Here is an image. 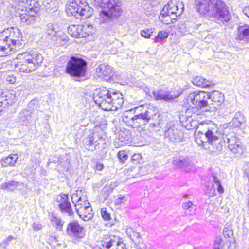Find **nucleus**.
Masks as SVG:
<instances>
[{
  "label": "nucleus",
  "mask_w": 249,
  "mask_h": 249,
  "mask_svg": "<svg viewBox=\"0 0 249 249\" xmlns=\"http://www.w3.org/2000/svg\"><path fill=\"white\" fill-rule=\"evenodd\" d=\"M165 137L171 142H178L182 139V134L179 130L173 126L165 131Z\"/></svg>",
  "instance_id": "nucleus-22"
},
{
  "label": "nucleus",
  "mask_w": 249,
  "mask_h": 249,
  "mask_svg": "<svg viewBox=\"0 0 249 249\" xmlns=\"http://www.w3.org/2000/svg\"><path fill=\"white\" fill-rule=\"evenodd\" d=\"M14 238L11 235H9L3 242L4 244L5 245H7V246L9 244L10 242H11V240L12 239H14Z\"/></svg>",
  "instance_id": "nucleus-50"
},
{
  "label": "nucleus",
  "mask_w": 249,
  "mask_h": 249,
  "mask_svg": "<svg viewBox=\"0 0 249 249\" xmlns=\"http://www.w3.org/2000/svg\"><path fill=\"white\" fill-rule=\"evenodd\" d=\"M119 243L116 244L115 247L112 248L111 249H126L125 245L123 243L122 239L119 238Z\"/></svg>",
  "instance_id": "nucleus-44"
},
{
  "label": "nucleus",
  "mask_w": 249,
  "mask_h": 249,
  "mask_svg": "<svg viewBox=\"0 0 249 249\" xmlns=\"http://www.w3.org/2000/svg\"><path fill=\"white\" fill-rule=\"evenodd\" d=\"M97 76L104 81L113 80L114 72L112 68L108 65L102 64L96 69Z\"/></svg>",
  "instance_id": "nucleus-17"
},
{
  "label": "nucleus",
  "mask_w": 249,
  "mask_h": 249,
  "mask_svg": "<svg viewBox=\"0 0 249 249\" xmlns=\"http://www.w3.org/2000/svg\"><path fill=\"white\" fill-rule=\"evenodd\" d=\"M66 234L76 241L83 239L86 235L85 228L76 220L70 222L66 228Z\"/></svg>",
  "instance_id": "nucleus-11"
},
{
  "label": "nucleus",
  "mask_w": 249,
  "mask_h": 249,
  "mask_svg": "<svg viewBox=\"0 0 249 249\" xmlns=\"http://www.w3.org/2000/svg\"><path fill=\"white\" fill-rule=\"evenodd\" d=\"M18 58L21 60L15 66L20 72L29 73L37 69L41 64L42 55L36 51H31L19 54Z\"/></svg>",
  "instance_id": "nucleus-5"
},
{
  "label": "nucleus",
  "mask_w": 249,
  "mask_h": 249,
  "mask_svg": "<svg viewBox=\"0 0 249 249\" xmlns=\"http://www.w3.org/2000/svg\"><path fill=\"white\" fill-rule=\"evenodd\" d=\"M19 182L14 181H9L7 182L1 184L2 189L7 190L8 191H13L19 185Z\"/></svg>",
  "instance_id": "nucleus-34"
},
{
  "label": "nucleus",
  "mask_w": 249,
  "mask_h": 249,
  "mask_svg": "<svg viewBox=\"0 0 249 249\" xmlns=\"http://www.w3.org/2000/svg\"><path fill=\"white\" fill-rule=\"evenodd\" d=\"M192 82L196 86L204 88L209 87L213 85L212 82L208 81L200 76L193 78Z\"/></svg>",
  "instance_id": "nucleus-31"
},
{
  "label": "nucleus",
  "mask_w": 249,
  "mask_h": 249,
  "mask_svg": "<svg viewBox=\"0 0 249 249\" xmlns=\"http://www.w3.org/2000/svg\"><path fill=\"white\" fill-rule=\"evenodd\" d=\"M173 163L175 166L181 168L190 166L192 164V161L187 157L179 156L173 158Z\"/></svg>",
  "instance_id": "nucleus-29"
},
{
  "label": "nucleus",
  "mask_w": 249,
  "mask_h": 249,
  "mask_svg": "<svg viewBox=\"0 0 249 249\" xmlns=\"http://www.w3.org/2000/svg\"><path fill=\"white\" fill-rule=\"evenodd\" d=\"M93 98L95 103L105 111L117 110L124 103L123 95L120 92L104 87L96 89Z\"/></svg>",
  "instance_id": "nucleus-3"
},
{
  "label": "nucleus",
  "mask_w": 249,
  "mask_h": 249,
  "mask_svg": "<svg viewBox=\"0 0 249 249\" xmlns=\"http://www.w3.org/2000/svg\"><path fill=\"white\" fill-rule=\"evenodd\" d=\"M206 133L209 140V143L212 145L216 144V142L221 137V132L216 126L208 128L206 131Z\"/></svg>",
  "instance_id": "nucleus-24"
},
{
  "label": "nucleus",
  "mask_w": 249,
  "mask_h": 249,
  "mask_svg": "<svg viewBox=\"0 0 249 249\" xmlns=\"http://www.w3.org/2000/svg\"><path fill=\"white\" fill-rule=\"evenodd\" d=\"M195 8L202 15L214 18L221 22H228L230 15L225 2L222 0H196Z\"/></svg>",
  "instance_id": "nucleus-2"
},
{
  "label": "nucleus",
  "mask_w": 249,
  "mask_h": 249,
  "mask_svg": "<svg viewBox=\"0 0 249 249\" xmlns=\"http://www.w3.org/2000/svg\"><path fill=\"white\" fill-rule=\"evenodd\" d=\"M183 4L177 0H171L160 12V20L166 24L173 23L183 11Z\"/></svg>",
  "instance_id": "nucleus-7"
},
{
  "label": "nucleus",
  "mask_w": 249,
  "mask_h": 249,
  "mask_svg": "<svg viewBox=\"0 0 249 249\" xmlns=\"http://www.w3.org/2000/svg\"><path fill=\"white\" fill-rule=\"evenodd\" d=\"M126 201V199L124 196H122L118 198L115 202V204L116 205H121L122 204H124Z\"/></svg>",
  "instance_id": "nucleus-46"
},
{
  "label": "nucleus",
  "mask_w": 249,
  "mask_h": 249,
  "mask_svg": "<svg viewBox=\"0 0 249 249\" xmlns=\"http://www.w3.org/2000/svg\"><path fill=\"white\" fill-rule=\"evenodd\" d=\"M126 233L131 240L135 244L139 243L140 240V235L139 232L133 231L131 228L126 229Z\"/></svg>",
  "instance_id": "nucleus-33"
},
{
  "label": "nucleus",
  "mask_w": 249,
  "mask_h": 249,
  "mask_svg": "<svg viewBox=\"0 0 249 249\" xmlns=\"http://www.w3.org/2000/svg\"><path fill=\"white\" fill-rule=\"evenodd\" d=\"M209 92L197 91L190 93L187 98L188 103H191L197 108H202L208 105Z\"/></svg>",
  "instance_id": "nucleus-13"
},
{
  "label": "nucleus",
  "mask_w": 249,
  "mask_h": 249,
  "mask_svg": "<svg viewBox=\"0 0 249 249\" xmlns=\"http://www.w3.org/2000/svg\"><path fill=\"white\" fill-rule=\"evenodd\" d=\"M212 178H213V187L214 189H217V191L221 194L224 192V189L221 185V183L220 180L217 178L216 176L214 174H212Z\"/></svg>",
  "instance_id": "nucleus-35"
},
{
  "label": "nucleus",
  "mask_w": 249,
  "mask_h": 249,
  "mask_svg": "<svg viewBox=\"0 0 249 249\" xmlns=\"http://www.w3.org/2000/svg\"><path fill=\"white\" fill-rule=\"evenodd\" d=\"M7 246V245L4 244V242L0 243V249H5Z\"/></svg>",
  "instance_id": "nucleus-54"
},
{
  "label": "nucleus",
  "mask_w": 249,
  "mask_h": 249,
  "mask_svg": "<svg viewBox=\"0 0 249 249\" xmlns=\"http://www.w3.org/2000/svg\"><path fill=\"white\" fill-rule=\"evenodd\" d=\"M72 202L74 204L78 215L84 221H87L93 217L92 209L85 197H79L78 192L72 195Z\"/></svg>",
  "instance_id": "nucleus-8"
},
{
  "label": "nucleus",
  "mask_w": 249,
  "mask_h": 249,
  "mask_svg": "<svg viewBox=\"0 0 249 249\" xmlns=\"http://www.w3.org/2000/svg\"><path fill=\"white\" fill-rule=\"evenodd\" d=\"M195 141L199 145L205 146V144L207 142L209 143L206 131L205 133L198 132V133L196 135Z\"/></svg>",
  "instance_id": "nucleus-32"
},
{
  "label": "nucleus",
  "mask_w": 249,
  "mask_h": 249,
  "mask_svg": "<svg viewBox=\"0 0 249 249\" xmlns=\"http://www.w3.org/2000/svg\"><path fill=\"white\" fill-rule=\"evenodd\" d=\"M101 214L103 218L105 220H109L110 218V214L107 211V208H102L101 210Z\"/></svg>",
  "instance_id": "nucleus-41"
},
{
  "label": "nucleus",
  "mask_w": 249,
  "mask_h": 249,
  "mask_svg": "<svg viewBox=\"0 0 249 249\" xmlns=\"http://www.w3.org/2000/svg\"><path fill=\"white\" fill-rule=\"evenodd\" d=\"M93 3L96 7L109 8L111 13L116 16L122 14L120 0H94Z\"/></svg>",
  "instance_id": "nucleus-12"
},
{
  "label": "nucleus",
  "mask_w": 249,
  "mask_h": 249,
  "mask_svg": "<svg viewBox=\"0 0 249 249\" xmlns=\"http://www.w3.org/2000/svg\"><path fill=\"white\" fill-rule=\"evenodd\" d=\"M209 99H210L209 104L213 110H217L224 101V96L218 91H214L212 93H209Z\"/></svg>",
  "instance_id": "nucleus-18"
},
{
  "label": "nucleus",
  "mask_w": 249,
  "mask_h": 249,
  "mask_svg": "<svg viewBox=\"0 0 249 249\" xmlns=\"http://www.w3.org/2000/svg\"><path fill=\"white\" fill-rule=\"evenodd\" d=\"M118 156L120 160L123 163H124L125 161L128 159V155L126 152L124 150L120 151L118 153Z\"/></svg>",
  "instance_id": "nucleus-43"
},
{
  "label": "nucleus",
  "mask_w": 249,
  "mask_h": 249,
  "mask_svg": "<svg viewBox=\"0 0 249 249\" xmlns=\"http://www.w3.org/2000/svg\"><path fill=\"white\" fill-rule=\"evenodd\" d=\"M218 144H219V146H217V148L218 149L219 148H221L222 147V143L220 142V141H218Z\"/></svg>",
  "instance_id": "nucleus-58"
},
{
  "label": "nucleus",
  "mask_w": 249,
  "mask_h": 249,
  "mask_svg": "<svg viewBox=\"0 0 249 249\" xmlns=\"http://www.w3.org/2000/svg\"><path fill=\"white\" fill-rule=\"evenodd\" d=\"M68 15H71L77 18V16H85L89 18L92 14V9L88 4L85 0H74L70 3L66 9Z\"/></svg>",
  "instance_id": "nucleus-9"
},
{
  "label": "nucleus",
  "mask_w": 249,
  "mask_h": 249,
  "mask_svg": "<svg viewBox=\"0 0 249 249\" xmlns=\"http://www.w3.org/2000/svg\"><path fill=\"white\" fill-rule=\"evenodd\" d=\"M224 142L228 143V147L230 151L236 155L237 157L243 152V149L241 142L236 137L234 133L225 135L223 137Z\"/></svg>",
  "instance_id": "nucleus-15"
},
{
  "label": "nucleus",
  "mask_w": 249,
  "mask_h": 249,
  "mask_svg": "<svg viewBox=\"0 0 249 249\" xmlns=\"http://www.w3.org/2000/svg\"><path fill=\"white\" fill-rule=\"evenodd\" d=\"M103 164L101 163H99V162H98L97 163L96 165V170H102V169L103 168Z\"/></svg>",
  "instance_id": "nucleus-52"
},
{
  "label": "nucleus",
  "mask_w": 249,
  "mask_h": 249,
  "mask_svg": "<svg viewBox=\"0 0 249 249\" xmlns=\"http://www.w3.org/2000/svg\"><path fill=\"white\" fill-rule=\"evenodd\" d=\"M21 36V33L18 28L6 29L0 32V56H4L13 52L17 41Z\"/></svg>",
  "instance_id": "nucleus-4"
},
{
  "label": "nucleus",
  "mask_w": 249,
  "mask_h": 249,
  "mask_svg": "<svg viewBox=\"0 0 249 249\" xmlns=\"http://www.w3.org/2000/svg\"><path fill=\"white\" fill-rule=\"evenodd\" d=\"M141 158V155L139 154H135L132 157L131 160L133 161H138Z\"/></svg>",
  "instance_id": "nucleus-49"
},
{
  "label": "nucleus",
  "mask_w": 249,
  "mask_h": 249,
  "mask_svg": "<svg viewBox=\"0 0 249 249\" xmlns=\"http://www.w3.org/2000/svg\"><path fill=\"white\" fill-rule=\"evenodd\" d=\"M87 66L85 59L77 56H72L67 61L65 72L76 81H80L86 75Z\"/></svg>",
  "instance_id": "nucleus-6"
},
{
  "label": "nucleus",
  "mask_w": 249,
  "mask_h": 249,
  "mask_svg": "<svg viewBox=\"0 0 249 249\" xmlns=\"http://www.w3.org/2000/svg\"><path fill=\"white\" fill-rule=\"evenodd\" d=\"M18 156L17 154H11L9 156L3 158L0 160V163L2 167L15 166Z\"/></svg>",
  "instance_id": "nucleus-30"
},
{
  "label": "nucleus",
  "mask_w": 249,
  "mask_h": 249,
  "mask_svg": "<svg viewBox=\"0 0 249 249\" xmlns=\"http://www.w3.org/2000/svg\"><path fill=\"white\" fill-rule=\"evenodd\" d=\"M153 32V29H145L141 31V35L146 38H149Z\"/></svg>",
  "instance_id": "nucleus-40"
},
{
  "label": "nucleus",
  "mask_w": 249,
  "mask_h": 249,
  "mask_svg": "<svg viewBox=\"0 0 249 249\" xmlns=\"http://www.w3.org/2000/svg\"><path fill=\"white\" fill-rule=\"evenodd\" d=\"M53 163H58L60 161V159L59 157H54L53 159Z\"/></svg>",
  "instance_id": "nucleus-53"
},
{
  "label": "nucleus",
  "mask_w": 249,
  "mask_h": 249,
  "mask_svg": "<svg viewBox=\"0 0 249 249\" xmlns=\"http://www.w3.org/2000/svg\"><path fill=\"white\" fill-rule=\"evenodd\" d=\"M224 133H226V130H225L224 132ZM224 135H225V134H224Z\"/></svg>",
  "instance_id": "nucleus-59"
},
{
  "label": "nucleus",
  "mask_w": 249,
  "mask_h": 249,
  "mask_svg": "<svg viewBox=\"0 0 249 249\" xmlns=\"http://www.w3.org/2000/svg\"><path fill=\"white\" fill-rule=\"evenodd\" d=\"M119 236L113 235H105L101 241V245L102 247L107 249L115 247L116 244L119 243Z\"/></svg>",
  "instance_id": "nucleus-26"
},
{
  "label": "nucleus",
  "mask_w": 249,
  "mask_h": 249,
  "mask_svg": "<svg viewBox=\"0 0 249 249\" xmlns=\"http://www.w3.org/2000/svg\"><path fill=\"white\" fill-rule=\"evenodd\" d=\"M182 207L183 209L185 210L189 209L190 208H192V210L193 211L194 210L196 209V206L193 204L192 202L191 201H188L186 203H184L182 204Z\"/></svg>",
  "instance_id": "nucleus-45"
},
{
  "label": "nucleus",
  "mask_w": 249,
  "mask_h": 249,
  "mask_svg": "<svg viewBox=\"0 0 249 249\" xmlns=\"http://www.w3.org/2000/svg\"><path fill=\"white\" fill-rule=\"evenodd\" d=\"M135 115L128 119L132 109L125 111L123 116L124 122L129 121L136 126L145 125L149 124L151 127H154L160 124V114L158 109L154 105L146 104L134 108Z\"/></svg>",
  "instance_id": "nucleus-1"
},
{
  "label": "nucleus",
  "mask_w": 249,
  "mask_h": 249,
  "mask_svg": "<svg viewBox=\"0 0 249 249\" xmlns=\"http://www.w3.org/2000/svg\"><path fill=\"white\" fill-rule=\"evenodd\" d=\"M211 207H213V204H209L208 205V208L207 209V211L209 212L211 211Z\"/></svg>",
  "instance_id": "nucleus-56"
},
{
  "label": "nucleus",
  "mask_w": 249,
  "mask_h": 249,
  "mask_svg": "<svg viewBox=\"0 0 249 249\" xmlns=\"http://www.w3.org/2000/svg\"><path fill=\"white\" fill-rule=\"evenodd\" d=\"M243 12L244 14L249 18V6L245 7Z\"/></svg>",
  "instance_id": "nucleus-51"
},
{
  "label": "nucleus",
  "mask_w": 249,
  "mask_h": 249,
  "mask_svg": "<svg viewBox=\"0 0 249 249\" xmlns=\"http://www.w3.org/2000/svg\"><path fill=\"white\" fill-rule=\"evenodd\" d=\"M6 81L9 82L10 83L13 84L16 82V78L13 75H12V76L9 75L6 78Z\"/></svg>",
  "instance_id": "nucleus-48"
},
{
  "label": "nucleus",
  "mask_w": 249,
  "mask_h": 249,
  "mask_svg": "<svg viewBox=\"0 0 249 249\" xmlns=\"http://www.w3.org/2000/svg\"><path fill=\"white\" fill-rule=\"evenodd\" d=\"M61 40V37H57L56 41L57 43H59V42Z\"/></svg>",
  "instance_id": "nucleus-57"
},
{
  "label": "nucleus",
  "mask_w": 249,
  "mask_h": 249,
  "mask_svg": "<svg viewBox=\"0 0 249 249\" xmlns=\"http://www.w3.org/2000/svg\"><path fill=\"white\" fill-rule=\"evenodd\" d=\"M82 141L86 148L92 151L93 149L90 148V147L93 144H95V147L105 148L106 144L104 138L101 136L98 133L93 132L90 129H85L83 132Z\"/></svg>",
  "instance_id": "nucleus-10"
},
{
  "label": "nucleus",
  "mask_w": 249,
  "mask_h": 249,
  "mask_svg": "<svg viewBox=\"0 0 249 249\" xmlns=\"http://www.w3.org/2000/svg\"><path fill=\"white\" fill-rule=\"evenodd\" d=\"M237 40L243 41L249 43V25L244 24L238 27V34L236 37Z\"/></svg>",
  "instance_id": "nucleus-25"
},
{
  "label": "nucleus",
  "mask_w": 249,
  "mask_h": 249,
  "mask_svg": "<svg viewBox=\"0 0 249 249\" xmlns=\"http://www.w3.org/2000/svg\"><path fill=\"white\" fill-rule=\"evenodd\" d=\"M213 249H226L225 241H224L221 236H217L213 244Z\"/></svg>",
  "instance_id": "nucleus-37"
},
{
  "label": "nucleus",
  "mask_w": 249,
  "mask_h": 249,
  "mask_svg": "<svg viewBox=\"0 0 249 249\" xmlns=\"http://www.w3.org/2000/svg\"><path fill=\"white\" fill-rule=\"evenodd\" d=\"M32 227L35 231H38L42 229V226L39 222H34L33 224Z\"/></svg>",
  "instance_id": "nucleus-47"
},
{
  "label": "nucleus",
  "mask_w": 249,
  "mask_h": 249,
  "mask_svg": "<svg viewBox=\"0 0 249 249\" xmlns=\"http://www.w3.org/2000/svg\"><path fill=\"white\" fill-rule=\"evenodd\" d=\"M85 30V27L82 25H71L68 28V32L70 36L74 37H85L89 36V34L84 32Z\"/></svg>",
  "instance_id": "nucleus-21"
},
{
  "label": "nucleus",
  "mask_w": 249,
  "mask_h": 249,
  "mask_svg": "<svg viewBox=\"0 0 249 249\" xmlns=\"http://www.w3.org/2000/svg\"><path fill=\"white\" fill-rule=\"evenodd\" d=\"M56 201L58 203V206L62 213H65L69 216H72L73 214V211L70 202L69 201V197L67 195L61 193L56 197Z\"/></svg>",
  "instance_id": "nucleus-16"
},
{
  "label": "nucleus",
  "mask_w": 249,
  "mask_h": 249,
  "mask_svg": "<svg viewBox=\"0 0 249 249\" xmlns=\"http://www.w3.org/2000/svg\"><path fill=\"white\" fill-rule=\"evenodd\" d=\"M191 112L190 110H187L185 112V116L181 118V121L183 123V125L188 130L195 128L197 123L196 115L198 114H196L194 113L193 114L190 115Z\"/></svg>",
  "instance_id": "nucleus-20"
},
{
  "label": "nucleus",
  "mask_w": 249,
  "mask_h": 249,
  "mask_svg": "<svg viewBox=\"0 0 249 249\" xmlns=\"http://www.w3.org/2000/svg\"><path fill=\"white\" fill-rule=\"evenodd\" d=\"M246 124V119L243 113L237 112L235 113L234 117L230 124L235 128H241L244 126Z\"/></svg>",
  "instance_id": "nucleus-27"
},
{
  "label": "nucleus",
  "mask_w": 249,
  "mask_h": 249,
  "mask_svg": "<svg viewBox=\"0 0 249 249\" xmlns=\"http://www.w3.org/2000/svg\"><path fill=\"white\" fill-rule=\"evenodd\" d=\"M151 96L155 99L162 100L165 101H169L178 97L177 96L172 94L171 91L167 89H158L153 90Z\"/></svg>",
  "instance_id": "nucleus-19"
},
{
  "label": "nucleus",
  "mask_w": 249,
  "mask_h": 249,
  "mask_svg": "<svg viewBox=\"0 0 249 249\" xmlns=\"http://www.w3.org/2000/svg\"><path fill=\"white\" fill-rule=\"evenodd\" d=\"M31 0H28L27 4L29 5L26 8L25 10H22L21 13H19L20 19L22 22L26 24H31L35 22V15L37 12V7L35 5V2L31 3Z\"/></svg>",
  "instance_id": "nucleus-14"
},
{
  "label": "nucleus",
  "mask_w": 249,
  "mask_h": 249,
  "mask_svg": "<svg viewBox=\"0 0 249 249\" xmlns=\"http://www.w3.org/2000/svg\"><path fill=\"white\" fill-rule=\"evenodd\" d=\"M51 222L53 226H54L57 230L62 231V227L64 222L60 218L53 216L51 219Z\"/></svg>",
  "instance_id": "nucleus-36"
},
{
  "label": "nucleus",
  "mask_w": 249,
  "mask_h": 249,
  "mask_svg": "<svg viewBox=\"0 0 249 249\" xmlns=\"http://www.w3.org/2000/svg\"><path fill=\"white\" fill-rule=\"evenodd\" d=\"M120 16H115L112 14L109 8L104 9L101 11L99 15V20L100 24L108 22H114L118 17Z\"/></svg>",
  "instance_id": "nucleus-23"
},
{
  "label": "nucleus",
  "mask_w": 249,
  "mask_h": 249,
  "mask_svg": "<svg viewBox=\"0 0 249 249\" xmlns=\"http://www.w3.org/2000/svg\"><path fill=\"white\" fill-rule=\"evenodd\" d=\"M47 33L50 36H56V32L55 31L53 25L52 24L50 23L47 25Z\"/></svg>",
  "instance_id": "nucleus-42"
},
{
  "label": "nucleus",
  "mask_w": 249,
  "mask_h": 249,
  "mask_svg": "<svg viewBox=\"0 0 249 249\" xmlns=\"http://www.w3.org/2000/svg\"><path fill=\"white\" fill-rule=\"evenodd\" d=\"M188 210L190 212V214H193L194 213L196 210H194L193 211L192 210V208H190L189 209H188Z\"/></svg>",
  "instance_id": "nucleus-55"
},
{
  "label": "nucleus",
  "mask_w": 249,
  "mask_h": 249,
  "mask_svg": "<svg viewBox=\"0 0 249 249\" xmlns=\"http://www.w3.org/2000/svg\"><path fill=\"white\" fill-rule=\"evenodd\" d=\"M32 112L30 110H22L18 117V122L21 125H27L31 123Z\"/></svg>",
  "instance_id": "nucleus-28"
},
{
  "label": "nucleus",
  "mask_w": 249,
  "mask_h": 249,
  "mask_svg": "<svg viewBox=\"0 0 249 249\" xmlns=\"http://www.w3.org/2000/svg\"><path fill=\"white\" fill-rule=\"evenodd\" d=\"M168 33L167 32L165 31H160L158 33L157 36L155 37V41L156 42H159L164 39H166L168 36Z\"/></svg>",
  "instance_id": "nucleus-38"
},
{
  "label": "nucleus",
  "mask_w": 249,
  "mask_h": 249,
  "mask_svg": "<svg viewBox=\"0 0 249 249\" xmlns=\"http://www.w3.org/2000/svg\"><path fill=\"white\" fill-rule=\"evenodd\" d=\"M223 234L225 238H229L233 235V231L230 226H225L223 231Z\"/></svg>",
  "instance_id": "nucleus-39"
}]
</instances>
